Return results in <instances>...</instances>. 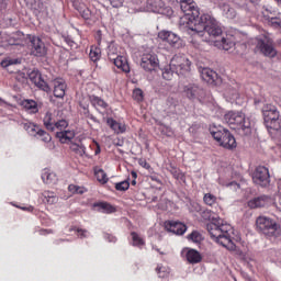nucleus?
Listing matches in <instances>:
<instances>
[{
    "mask_svg": "<svg viewBox=\"0 0 281 281\" xmlns=\"http://www.w3.org/2000/svg\"><path fill=\"white\" fill-rule=\"evenodd\" d=\"M88 99L91 106H93V109H95V111L99 113H102V111H106L109 109V103L95 94H90Z\"/></svg>",
    "mask_w": 281,
    "mask_h": 281,
    "instance_id": "18",
    "label": "nucleus"
},
{
    "mask_svg": "<svg viewBox=\"0 0 281 281\" xmlns=\"http://www.w3.org/2000/svg\"><path fill=\"white\" fill-rule=\"evenodd\" d=\"M23 128H24V131H26V133H29V135H33V136L38 135V131H41V127H38L36 124L30 123V122L24 123Z\"/></svg>",
    "mask_w": 281,
    "mask_h": 281,
    "instance_id": "33",
    "label": "nucleus"
},
{
    "mask_svg": "<svg viewBox=\"0 0 281 281\" xmlns=\"http://www.w3.org/2000/svg\"><path fill=\"white\" fill-rule=\"evenodd\" d=\"M226 15L228 19H234V16H236V11H234V9H228Z\"/></svg>",
    "mask_w": 281,
    "mask_h": 281,
    "instance_id": "60",
    "label": "nucleus"
},
{
    "mask_svg": "<svg viewBox=\"0 0 281 281\" xmlns=\"http://www.w3.org/2000/svg\"><path fill=\"white\" fill-rule=\"evenodd\" d=\"M69 148L71 153H75V155H77V157H85L87 153V147H85V145L82 144L70 143Z\"/></svg>",
    "mask_w": 281,
    "mask_h": 281,
    "instance_id": "30",
    "label": "nucleus"
},
{
    "mask_svg": "<svg viewBox=\"0 0 281 281\" xmlns=\"http://www.w3.org/2000/svg\"><path fill=\"white\" fill-rule=\"evenodd\" d=\"M95 41H97L99 46L102 45V31L97 32Z\"/></svg>",
    "mask_w": 281,
    "mask_h": 281,
    "instance_id": "55",
    "label": "nucleus"
},
{
    "mask_svg": "<svg viewBox=\"0 0 281 281\" xmlns=\"http://www.w3.org/2000/svg\"><path fill=\"white\" fill-rule=\"evenodd\" d=\"M268 21L272 27H281V13L278 16H268Z\"/></svg>",
    "mask_w": 281,
    "mask_h": 281,
    "instance_id": "45",
    "label": "nucleus"
},
{
    "mask_svg": "<svg viewBox=\"0 0 281 281\" xmlns=\"http://www.w3.org/2000/svg\"><path fill=\"white\" fill-rule=\"evenodd\" d=\"M258 232L268 238H278L281 236V226L276 220L268 216H259L256 220Z\"/></svg>",
    "mask_w": 281,
    "mask_h": 281,
    "instance_id": "4",
    "label": "nucleus"
},
{
    "mask_svg": "<svg viewBox=\"0 0 281 281\" xmlns=\"http://www.w3.org/2000/svg\"><path fill=\"white\" fill-rule=\"evenodd\" d=\"M200 216L203 221L211 222L206 225V229L215 243H218V245H222L228 251H236V244L232 240V234L234 232L232 225L223 223V220L216 213L212 212V210H203Z\"/></svg>",
    "mask_w": 281,
    "mask_h": 281,
    "instance_id": "1",
    "label": "nucleus"
},
{
    "mask_svg": "<svg viewBox=\"0 0 281 281\" xmlns=\"http://www.w3.org/2000/svg\"><path fill=\"white\" fill-rule=\"evenodd\" d=\"M68 192H71V194H85V192H87V190L85 189V187L69 184Z\"/></svg>",
    "mask_w": 281,
    "mask_h": 281,
    "instance_id": "41",
    "label": "nucleus"
},
{
    "mask_svg": "<svg viewBox=\"0 0 281 281\" xmlns=\"http://www.w3.org/2000/svg\"><path fill=\"white\" fill-rule=\"evenodd\" d=\"M106 124H108V126H110V128L114 133H116V135H120L122 133H126V124L120 123V122L115 121L113 117H109L106 120Z\"/></svg>",
    "mask_w": 281,
    "mask_h": 281,
    "instance_id": "23",
    "label": "nucleus"
},
{
    "mask_svg": "<svg viewBox=\"0 0 281 281\" xmlns=\"http://www.w3.org/2000/svg\"><path fill=\"white\" fill-rule=\"evenodd\" d=\"M256 41V48L263 54V56H267L268 58H276V56H278V50L273 45V40L269 36L263 35L261 37H257Z\"/></svg>",
    "mask_w": 281,
    "mask_h": 281,
    "instance_id": "8",
    "label": "nucleus"
},
{
    "mask_svg": "<svg viewBox=\"0 0 281 281\" xmlns=\"http://www.w3.org/2000/svg\"><path fill=\"white\" fill-rule=\"evenodd\" d=\"M131 176L133 180H137V173L135 171H131Z\"/></svg>",
    "mask_w": 281,
    "mask_h": 281,
    "instance_id": "63",
    "label": "nucleus"
},
{
    "mask_svg": "<svg viewBox=\"0 0 281 281\" xmlns=\"http://www.w3.org/2000/svg\"><path fill=\"white\" fill-rule=\"evenodd\" d=\"M202 78L209 85H218V74L210 68L202 70Z\"/></svg>",
    "mask_w": 281,
    "mask_h": 281,
    "instance_id": "22",
    "label": "nucleus"
},
{
    "mask_svg": "<svg viewBox=\"0 0 281 281\" xmlns=\"http://www.w3.org/2000/svg\"><path fill=\"white\" fill-rule=\"evenodd\" d=\"M110 63H113V65L124 74H131V66L128 65V59H126L125 56H116L114 59L110 60Z\"/></svg>",
    "mask_w": 281,
    "mask_h": 281,
    "instance_id": "21",
    "label": "nucleus"
},
{
    "mask_svg": "<svg viewBox=\"0 0 281 281\" xmlns=\"http://www.w3.org/2000/svg\"><path fill=\"white\" fill-rule=\"evenodd\" d=\"M52 85L54 87L53 93L55 98H65V91H67V82H65V79L56 78L52 81Z\"/></svg>",
    "mask_w": 281,
    "mask_h": 281,
    "instance_id": "17",
    "label": "nucleus"
},
{
    "mask_svg": "<svg viewBox=\"0 0 281 281\" xmlns=\"http://www.w3.org/2000/svg\"><path fill=\"white\" fill-rule=\"evenodd\" d=\"M67 126H69V123H67L66 120H59V121H56L54 131H59V133L65 132V128H67Z\"/></svg>",
    "mask_w": 281,
    "mask_h": 281,
    "instance_id": "43",
    "label": "nucleus"
},
{
    "mask_svg": "<svg viewBox=\"0 0 281 281\" xmlns=\"http://www.w3.org/2000/svg\"><path fill=\"white\" fill-rule=\"evenodd\" d=\"M117 46H115V44H110L108 46V58L109 60H115V58H117Z\"/></svg>",
    "mask_w": 281,
    "mask_h": 281,
    "instance_id": "39",
    "label": "nucleus"
},
{
    "mask_svg": "<svg viewBox=\"0 0 281 281\" xmlns=\"http://www.w3.org/2000/svg\"><path fill=\"white\" fill-rule=\"evenodd\" d=\"M95 177L99 183H108L109 181V178L106 177V172H104V170L102 169L95 171Z\"/></svg>",
    "mask_w": 281,
    "mask_h": 281,
    "instance_id": "44",
    "label": "nucleus"
},
{
    "mask_svg": "<svg viewBox=\"0 0 281 281\" xmlns=\"http://www.w3.org/2000/svg\"><path fill=\"white\" fill-rule=\"evenodd\" d=\"M114 188L117 192H126V190L131 188V182H128V180L116 182Z\"/></svg>",
    "mask_w": 281,
    "mask_h": 281,
    "instance_id": "42",
    "label": "nucleus"
},
{
    "mask_svg": "<svg viewBox=\"0 0 281 281\" xmlns=\"http://www.w3.org/2000/svg\"><path fill=\"white\" fill-rule=\"evenodd\" d=\"M29 41V49L31 56H35V58H45V56H47V47L41 37L36 35H30Z\"/></svg>",
    "mask_w": 281,
    "mask_h": 281,
    "instance_id": "9",
    "label": "nucleus"
},
{
    "mask_svg": "<svg viewBox=\"0 0 281 281\" xmlns=\"http://www.w3.org/2000/svg\"><path fill=\"white\" fill-rule=\"evenodd\" d=\"M252 181L256 186L267 188L271 183V176L269 169L265 166H258L252 173Z\"/></svg>",
    "mask_w": 281,
    "mask_h": 281,
    "instance_id": "12",
    "label": "nucleus"
},
{
    "mask_svg": "<svg viewBox=\"0 0 281 281\" xmlns=\"http://www.w3.org/2000/svg\"><path fill=\"white\" fill-rule=\"evenodd\" d=\"M139 166H142V168H145V170H150V164H148V161H146V159L140 158L138 160Z\"/></svg>",
    "mask_w": 281,
    "mask_h": 281,
    "instance_id": "53",
    "label": "nucleus"
},
{
    "mask_svg": "<svg viewBox=\"0 0 281 281\" xmlns=\"http://www.w3.org/2000/svg\"><path fill=\"white\" fill-rule=\"evenodd\" d=\"M74 136L75 134L72 131L56 132V137L61 144H67V142H71V139H74Z\"/></svg>",
    "mask_w": 281,
    "mask_h": 281,
    "instance_id": "28",
    "label": "nucleus"
},
{
    "mask_svg": "<svg viewBox=\"0 0 281 281\" xmlns=\"http://www.w3.org/2000/svg\"><path fill=\"white\" fill-rule=\"evenodd\" d=\"M183 93L189 100H201L205 98V90L196 83H188L184 86Z\"/></svg>",
    "mask_w": 281,
    "mask_h": 281,
    "instance_id": "13",
    "label": "nucleus"
},
{
    "mask_svg": "<svg viewBox=\"0 0 281 281\" xmlns=\"http://www.w3.org/2000/svg\"><path fill=\"white\" fill-rule=\"evenodd\" d=\"M186 258L190 265H199V262L203 260L201 252H199V250L195 249H189L186 254Z\"/></svg>",
    "mask_w": 281,
    "mask_h": 281,
    "instance_id": "24",
    "label": "nucleus"
},
{
    "mask_svg": "<svg viewBox=\"0 0 281 281\" xmlns=\"http://www.w3.org/2000/svg\"><path fill=\"white\" fill-rule=\"evenodd\" d=\"M88 117H89V120H91L92 122H95V123L99 122V121H98V117H95L93 114L88 115Z\"/></svg>",
    "mask_w": 281,
    "mask_h": 281,
    "instance_id": "62",
    "label": "nucleus"
},
{
    "mask_svg": "<svg viewBox=\"0 0 281 281\" xmlns=\"http://www.w3.org/2000/svg\"><path fill=\"white\" fill-rule=\"evenodd\" d=\"M180 8L182 12H184V14L189 16V21L187 22V27L188 30H190V23L201 19L199 7H196V2H194V0H183L180 2Z\"/></svg>",
    "mask_w": 281,
    "mask_h": 281,
    "instance_id": "10",
    "label": "nucleus"
},
{
    "mask_svg": "<svg viewBox=\"0 0 281 281\" xmlns=\"http://www.w3.org/2000/svg\"><path fill=\"white\" fill-rule=\"evenodd\" d=\"M165 229H167V232H171L172 234H177L178 236H183L188 227L181 222L167 221L165 223Z\"/></svg>",
    "mask_w": 281,
    "mask_h": 281,
    "instance_id": "16",
    "label": "nucleus"
},
{
    "mask_svg": "<svg viewBox=\"0 0 281 281\" xmlns=\"http://www.w3.org/2000/svg\"><path fill=\"white\" fill-rule=\"evenodd\" d=\"M212 137L215 139L216 143L222 146V148H226V150H234L238 144L236 143V138L225 127H212L210 130Z\"/></svg>",
    "mask_w": 281,
    "mask_h": 281,
    "instance_id": "5",
    "label": "nucleus"
},
{
    "mask_svg": "<svg viewBox=\"0 0 281 281\" xmlns=\"http://www.w3.org/2000/svg\"><path fill=\"white\" fill-rule=\"evenodd\" d=\"M65 43H67V45L69 47H75L76 46V42H74V40H71V37H65Z\"/></svg>",
    "mask_w": 281,
    "mask_h": 281,
    "instance_id": "57",
    "label": "nucleus"
},
{
    "mask_svg": "<svg viewBox=\"0 0 281 281\" xmlns=\"http://www.w3.org/2000/svg\"><path fill=\"white\" fill-rule=\"evenodd\" d=\"M148 5L151 7L153 12L159 13L164 9L165 3L161 0H149Z\"/></svg>",
    "mask_w": 281,
    "mask_h": 281,
    "instance_id": "38",
    "label": "nucleus"
},
{
    "mask_svg": "<svg viewBox=\"0 0 281 281\" xmlns=\"http://www.w3.org/2000/svg\"><path fill=\"white\" fill-rule=\"evenodd\" d=\"M140 67L145 71H155L159 67V58L155 54H144L140 59Z\"/></svg>",
    "mask_w": 281,
    "mask_h": 281,
    "instance_id": "14",
    "label": "nucleus"
},
{
    "mask_svg": "<svg viewBox=\"0 0 281 281\" xmlns=\"http://www.w3.org/2000/svg\"><path fill=\"white\" fill-rule=\"evenodd\" d=\"M224 122L228 124L233 131H238L239 135H249L251 133V121L245 117L243 112L231 111L224 115Z\"/></svg>",
    "mask_w": 281,
    "mask_h": 281,
    "instance_id": "3",
    "label": "nucleus"
},
{
    "mask_svg": "<svg viewBox=\"0 0 281 281\" xmlns=\"http://www.w3.org/2000/svg\"><path fill=\"white\" fill-rule=\"evenodd\" d=\"M43 201H46L48 205H54L58 201V198H56V193L50 192V191H44L42 193Z\"/></svg>",
    "mask_w": 281,
    "mask_h": 281,
    "instance_id": "36",
    "label": "nucleus"
},
{
    "mask_svg": "<svg viewBox=\"0 0 281 281\" xmlns=\"http://www.w3.org/2000/svg\"><path fill=\"white\" fill-rule=\"evenodd\" d=\"M132 245L133 247H138V249H143L146 246V240L144 237L139 236V234L132 232Z\"/></svg>",
    "mask_w": 281,
    "mask_h": 281,
    "instance_id": "29",
    "label": "nucleus"
},
{
    "mask_svg": "<svg viewBox=\"0 0 281 281\" xmlns=\"http://www.w3.org/2000/svg\"><path fill=\"white\" fill-rule=\"evenodd\" d=\"M189 240H192L193 243H201V234L199 232H192L188 236Z\"/></svg>",
    "mask_w": 281,
    "mask_h": 281,
    "instance_id": "49",
    "label": "nucleus"
},
{
    "mask_svg": "<svg viewBox=\"0 0 281 281\" xmlns=\"http://www.w3.org/2000/svg\"><path fill=\"white\" fill-rule=\"evenodd\" d=\"M112 8H122L124 0H110Z\"/></svg>",
    "mask_w": 281,
    "mask_h": 281,
    "instance_id": "50",
    "label": "nucleus"
},
{
    "mask_svg": "<svg viewBox=\"0 0 281 281\" xmlns=\"http://www.w3.org/2000/svg\"><path fill=\"white\" fill-rule=\"evenodd\" d=\"M21 58L7 57L0 63V65L3 69H8V67H12V65H21Z\"/></svg>",
    "mask_w": 281,
    "mask_h": 281,
    "instance_id": "34",
    "label": "nucleus"
},
{
    "mask_svg": "<svg viewBox=\"0 0 281 281\" xmlns=\"http://www.w3.org/2000/svg\"><path fill=\"white\" fill-rule=\"evenodd\" d=\"M79 14L85 21H93V12H91L90 8L80 9Z\"/></svg>",
    "mask_w": 281,
    "mask_h": 281,
    "instance_id": "40",
    "label": "nucleus"
},
{
    "mask_svg": "<svg viewBox=\"0 0 281 281\" xmlns=\"http://www.w3.org/2000/svg\"><path fill=\"white\" fill-rule=\"evenodd\" d=\"M29 80L37 87V89H41L42 91H45L46 93H49L52 91V87H49V81L38 69H33L29 72Z\"/></svg>",
    "mask_w": 281,
    "mask_h": 281,
    "instance_id": "11",
    "label": "nucleus"
},
{
    "mask_svg": "<svg viewBox=\"0 0 281 281\" xmlns=\"http://www.w3.org/2000/svg\"><path fill=\"white\" fill-rule=\"evenodd\" d=\"M156 273L158 278H168L170 276V268L160 263L156 267Z\"/></svg>",
    "mask_w": 281,
    "mask_h": 281,
    "instance_id": "37",
    "label": "nucleus"
},
{
    "mask_svg": "<svg viewBox=\"0 0 281 281\" xmlns=\"http://www.w3.org/2000/svg\"><path fill=\"white\" fill-rule=\"evenodd\" d=\"M269 203H271V198L269 195H261L248 201V207L256 210L258 207H266Z\"/></svg>",
    "mask_w": 281,
    "mask_h": 281,
    "instance_id": "20",
    "label": "nucleus"
},
{
    "mask_svg": "<svg viewBox=\"0 0 281 281\" xmlns=\"http://www.w3.org/2000/svg\"><path fill=\"white\" fill-rule=\"evenodd\" d=\"M175 74V70H172L169 66V69H165L162 71V78L164 80H172V76Z\"/></svg>",
    "mask_w": 281,
    "mask_h": 281,
    "instance_id": "48",
    "label": "nucleus"
},
{
    "mask_svg": "<svg viewBox=\"0 0 281 281\" xmlns=\"http://www.w3.org/2000/svg\"><path fill=\"white\" fill-rule=\"evenodd\" d=\"M42 180L44 183H58V176L54 171H50L49 169H44L42 173Z\"/></svg>",
    "mask_w": 281,
    "mask_h": 281,
    "instance_id": "27",
    "label": "nucleus"
},
{
    "mask_svg": "<svg viewBox=\"0 0 281 281\" xmlns=\"http://www.w3.org/2000/svg\"><path fill=\"white\" fill-rule=\"evenodd\" d=\"M195 210H196L198 212H201V205L195 204Z\"/></svg>",
    "mask_w": 281,
    "mask_h": 281,
    "instance_id": "64",
    "label": "nucleus"
},
{
    "mask_svg": "<svg viewBox=\"0 0 281 281\" xmlns=\"http://www.w3.org/2000/svg\"><path fill=\"white\" fill-rule=\"evenodd\" d=\"M214 43L215 47H222L225 52H229L236 45V37L234 35H226L221 41L216 40Z\"/></svg>",
    "mask_w": 281,
    "mask_h": 281,
    "instance_id": "19",
    "label": "nucleus"
},
{
    "mask_svg": "<svg viewBox=\"0 0 281 281\" xmlns=\"http://www.w3.org/2000/svg\"><path fill=\"white\" fill-rule=\"evenodd\" d=\"M37 136L40 137V139H42V142H45V144L52 142V136L49 135V133L45 132V130H40L37 132Z\"/></svg>",
    "mask_w": 281,
    "mask_h": 281,
    "instance_id": "46",
    "label": "nucleus"
},
{
    "mask_svg": "<svg viewBox=\"0 0 281 281\" xmlns=\"http://www.w3.org/2000/svg\"><path fill=\"white\" fill-rule=\"evenodd\" d=\"M90 148H95L94 155H100L101 149H100V144H98V142L93 140V143L90 145Z\"/></svg>",
    "mask_w": 281,
    "mask_h": 281,
    "instance_id": "54",
    "label": "nucleus"
},
{
    "mask_svg": "<svg viewBox=\"0 0 281 281\" xmlns=\"http://www.w3.org/2000/svg\"><path fill=\"white\" fill-rule=\"evenodd\" d=\"M158 38L165 41V43H169L171 47H179V45H181V37L170 31H160Z\"/></svg>",
    "mask_w": 281,
    "mask_h": 281,
    "instance_id": "15",
    "label": "nucleus"
},
{
    "mask_svg": "<svg viewBox=\"0 0 281 281\" xmlns=\"http://www.w3.org/2000/svg\"><path fill=\"white\" fill-rule=\"evenodd\" d=\"M8 9V0H0V12Z\"/></svg>",
    "mask_w": 281,
    "mask_h": 281,
    "instance_id": "56",
    "label": "nucleus"
},
{
    "mask_svg": "<svg viewBox=\"0 0 281 281\" xmlns=\"http://www.w3.org/2000/svg\"><path fill=\"white\" fill-rule=\"evenodd\" d=\"M169 67L177 76H186V74H190L192 61L186 55H175L170 60Z\"/></svg>",
    "mask_w": 281,
    "mask_h": 281,
    "instance_id": "7",
    "label": "nucleus"
},
{
    "mask_svg": "<svg viewBox=\"0 0 281 281\" xmlns=\"http://www.w3.org/2000/svg\"><path fill=\"white\" fill-rule=\"evenodd\" d=\"M105 238H106V240H109V243H116L117 241V238L113 235L106 234Z\"/></svg>",
    "mask_w": 281,
    "mask_h": 281,
    "instance_id": "59",
    "label": "nucleus"
},
{
    "mask_svg": "<svg viewBox=\"0 0 281 281\" xmlns=\"http://www.w3.org/2000/svg\"><path fill=\"white\" fill-rule=\"evenodd\" d=\"M93 207H99V211L105 214H113L115 212L114 206L106 202H97L93 204Z\"/></svg>",
    "mask_w": 281,
    "mask_h": 281,
    "instance_id": "31",
    "label": "nucleus"
},
{
    "mask_svg": "<svg viewBox=\"0 0 281 281\" xmlns=\"http://www.w3.org/2000/svg\"><path fill=\"white\" fill-rule=\"evenodd\" d=\"M76 232L79 238H87V235L89 234V231L82 228H77Z\"/></svg>",
    "mask_w": 281,
    "mask_h": 281,
    "instance_id": "52",
    "label": "nucleus"
},
{
    "mask_svg": "<svg viewBox=\"0 0 281 281\" xmlns=\"http://www.w3.org/2000/svg\"><path fill=\"white\" fill-rule=\"evenodd\" d=\"M20 207V210H23L24 212H32V210H34V207L29 206V207H23V206H18Z\"/></svg>",
    "mask_w": 281,
    "mask_h": 281,
    "instance_id": "61",
    "label": "nucleus"
},
{
    "mask_svg": "<svg viewBox=\"0 0 281 281\" xmlns=\"http://www.w3.org/2000/svg\"><path fill=\"white\" fill-rule=\"evenodd\" d=\"M44 126L47 131L54 133V127L56 126V116L52 112H46L43 119Z\"/></svg>",
    "mask_w": 281,
    "mask_h": 281,
    "instance_id": "25",
    "label": "nucleus"
},
{
    "mask_svg": "<svg viewBox=\"0 0 281 281\" xmlns=\"http://www.w3.org/2000/svg\"><path fill=\"white\" fill-rule=\"evenodd\" d=\"M133 98L136 102H144V91L139 88L134 89Z\"/></svg>",
    "mask_w": 281,
    "mask_h": 281,
    "instance_id": "47",
    "label": "nucleus"
},
{
    "mask_svg": "<svg viewBox=\"0 0 281 281\" xmlns=\"http://www.w3.org/2000/svg\"><path fill=\"white\" fill-rule=\"evenodd\" d=\"M26 5H30V8L36 9L38 3H41V0H24Z\"/></svg>",
    "mask_w": 281,
    "mask_h": 281,
    "instance_id": "51",
    "label": "nucleus"
},
{
    "mask_svg": "<svg viewBox=\"0 0 281 281\" xmlns=\"http://www.w3.org/2000/svg\"><path fill=\"white\" fill-rule=\"evenodd\" d=\"M204 204L209 207H214L218 203V198L212 193H205L203 196Z\"/></svg>",
    "mask_w": 281,
    "mask_h": 281,
    "instance_id": "35",
    "label": "nucleus"
},
{
    "mask_svg": "<svg viewBox=\"0 0 281 281\" xmlns=\"http://www.w3.org/2000/svg\"><path fill=\"white\" fill-rule=\"evenodd\" d=\"M89 57L92 63H98L102 58V49L98 46H91Z\"/></svg>",
    "mask_w": 281,
    "mask_h": 281,
    "instance_id": "32",
    "label": "nucleus"
},
{
    "mask_svg": "<svg viewBox=\"0 0 281 281\" xmlns=\"http://www.w3.org/2000/svg\"><path fill=\"white\" fill-rule=\"evenodd\" d=\"M191 33L190 43L199 49L201 47V42H207V37L205 36H221L223 34V29L218 26V22L216 19L212 18L210 14H202L200 19L190 22L189 24Z\"/></svg>",
    "mask_w": 281,
    "mask_h": 281,
    "instance_id": "2",
    "label": "nucleus"
},
{
    "mask_svg": "<svg viewBox=\"0 0 281 281\" xmlns=\"http://www.w3.org/2000/svg\"><path fill=\"white\" fill-rule=\"evenodd\" d=\"M22 106L26 111V113H38V103L34 100L26 99L22 101Z\"/></svg>",
    "mask_w": 281,
    "mask_h": 281,
    "instance_id": "26",
    "label": "nucleus"
},
{
    "mask_svg": "<svg viewBox=\"0 0 281 281\" xmlns=\"http://www.w3.org/2000/svg\"><path fill=\"white\" fill-rule=\"evenodd\" d=\"M263 122L269 131H280L281 115L278 108L273 104H266L262 108Z\"/></svg>",
    "mask_w": 281,
    "mask_h": 281,
    "instance_id": "6",
    "label": "nucleus"
},
{
    "mask_svg": "<svg viewBox=\"0 0 281 281\" xmlns=\"http://www.w3.org/2000/svg\"><path fill=\"white\" fill-rule=\"evenodd\" d=\"M229 188H233V190H240V184H238V182H231L228 183Z\"/></svg>",
    "mask_w": 281,
    "mask_h": 281,
    "instance_id": "58",
    "label": "nucleus"
}]
</instances>
